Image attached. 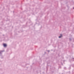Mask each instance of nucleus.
<instances>
[{
  "label": "nucleus",
  "instance_id": "1",
  "mask_svg": "<svg viewBox=\"0 0 74 74\" xmlns=\"http://www.w3.org/2000/svg\"><path fill=\"white\" fill-rule=\"evenodd\" d=\"M3 45L4 47H7V45L5 44H4Z\"/></svg>",
  "mask_w": 74,
  "mask_h": 74
},
{
  "label": "nucleus",
  "instance_id": "2",
  "mask_svg": "<svg viewBox=\"0 0 74 74\" xmlns=\"http://www.w3.org/2000/svg\"><path fill=\"white\" fill-rule=\"evenodd\" d=\"M62 37V34H61L60 36H59V38H61Z\"/></svg>",
  "mask_w": 74,
  "mask_h": 74
},
{
  "label": "nucleus",
  "instance_id": "3",
  "mask_svg": "<svg viewBox=\"0 0 74 74\" xmlns=\"http://www.w3.org/2000/svg\"><path fill=\"white\" fill-rule=\"evenodd\" d=\"M3 52V51H0V54H1V52Z\"/></svg>",
  "mask_w": 74,
  "mask_h": 74
},
{
  "label": "nucleus",
  "instance_id": "4",
  "mask_svg": "<svg viewBox=\"0 0 74 74\" xmlns=\"http://www.w3.org/2000/svg\"><path fill=\"white\" fill-rule=\"evenodd\" d=\"M69 40L70 41H71V38H69Z\"/></svg>",
  "mask_w": 74,
  "mask_h": 74
},
{
  "label": "nucleus",
  "instance_id": "5",
  "mask_svg": "<svg viewBox=\"0 0 74 74\" xmlns=\"http://www.w3.org/2000/svg\"><path fill=\"white\" fill-rule=\"evenodd\" d=\"M48 51V52H49V50H48V51Z\"/></svg>",
  "mask_w": 74,
  "mask_h": 74
},
{
  "label": "nucleus",
  "instance_id": "6",
  "mask_svg": "<svg viewBox=\"0 0 74 74\" xmlns=\"http://www.w3.org/2000/svg\"><path fill=\"white\" fill-rule=\"evenodd\" d=\"M73 8V9H74V8Z\"/></svg>",
  "mask_w": 74,
  "mask_h": 74
}]
</instances>
